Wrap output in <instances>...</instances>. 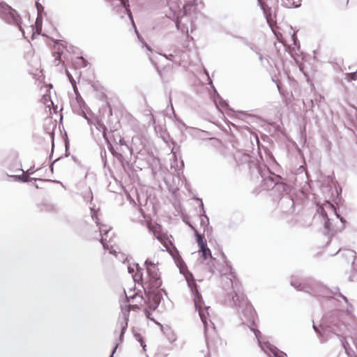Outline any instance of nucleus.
I'll return each instance as SVG.
<instances>
[{
    "instance_id": "obj_1",
    "label": "nucleus",
    "mask_w": 357,
    "mask_h": 357,
    "mask_svg": "<svg viewBox=\"0 0 357 357\" xmlns=\"http://www.w3.org/2000/svg\"><path fill=\"white\" fill-rule=\"evenodd\" d=\"M145 266L146 274L144 275L141 269H137L134 275V280L141 283L145 291H148L144 311L146 317L150 319L151 312L154 311L160 302V297L154 292V290L160 287L162 280L156 264L147 259L145 261Z\"/></svg>"
},
{
    "instance_id": "obj_2",
    "label": "nucleus",
    "mask_w": 357,
    "mask_h": 357,
    "mask_svg": "<svg viewBox=\"0 0 357 357\" xmlns=\"http://www.w3.org/2000/svg\"><path fill=\"white\" fill-rule=\"evenodd\" d=\"M189 286L194 294V304L196 310L198 311L200 319L203 323L205 332L206 341L208 344L213 343L214 337L217 336V333L213 323L211 320L209 307L206 306L202 296L198 291L197 287L194 282L189 283Z\"/></svg>"
},
{
    "instance_id": "obj_3",
    "label": "nucleus",
    "mask_w": 357,
    "mask_h": 357,
    "mask_svg": "<svg viewBox=\"0 0 357 357\" xmlns=\"http://www.w3.org/2000/svg\"><path fill=\"white\" fill-rule=\"evenodd\" d=\"M98 229L101 236L100 241L104 249L108 250L110 254H115L116 243L114 231L106 225H100Z\"/></svg>"
},
{
    "instance_id": "obj_4",
    "label": "nucleus",
    "mask_w": 357,
    "mask_h": 357,
    "mask_svg": "<svg viewBox=\"0 0 357 357\" xmlns=\"http://www.w3.org/2000/svg\"><path fill=\"white\" fill-rule=\"evenodd\" d=\"M149 228L154 234V236L164 245L167 251L169 253H172L175 250V247L172 242V236L167 235L164 233L158 225H150Z\"/></svg>"
},
{
    "instance_id": "obj_5",
    "label": "nucleus",
    "mask_w": 357,
    "mask_h": 357,
    "mask_svg": "<svg viewBox=\"0 0 357 357\" xmlns=\"http://www.w3.org/2000/svg\"><path fill=\"white\" fill-rule=\"evenodd\" d=\"M231 282L232 292L229 293L234 304L236 306H243L247 303V298L242 291L241 283L237 279Z\"/></svg>"
},
{
    "instance_id": "obj_6",
    "label": "nucleus",
    "mask_w": 357,
    "mask_h": 357,
    "mask_svg": "<svg viewBox=\"0 0 357 357\" xmlns=\"http://www.w3.org/2000/svg\"><path fill=\"white\" fill-rule=\"evenodd\" d=\"M1 17L8 23L17 26L22 31L21 26V18L17 12L11 7L8 6L3 7Z\"/></svg>"
},
{
    "instance_id": "obj_7",
    "label": "nucleus",
    "mask_w": 357,
    "mask_h": 357,
    "mask_svg": "<svg viewBox=\"0 0 357 357\" xmlns=\"http://www.w3.org/2000/svg\"><path fill=\"white\" fill-rule=\"evenodd\" d=\"M126 299L128 302H130L131 303L128 305V311L130 310H139L142 308V301H143V297L142 296L139 295L137 293H134L133 294H128L125 292Z\"/></svg>"
},
{
    "instance_id": "obj_8",
    "label": "nucleus",
    "mask_w": 357,
    "mask_h": 357,
    "mask_svg": "<svg viewBox=\"0 0 357 357\" xmlns=\"http://www.w3.org/2000/svg\"><path fill=\"white\" fill-rule=\"evenodd\" d=\"M197 242L200 248V252L202 253V257L204 259L208 257H211V250L207 248L206 242L200 234H197Z\"/></svg>"
},
{
    "instance_id": "obj_9",
    "label": "nucleus",
    "mask_w": 357,
    "mask_h": 357,
    "mask_svg": "<svg viewBox=\"0 0 357 357\" xmlns=\"http://www.w3.org/2000/svg\"><path fill=\"white\" fill-rule=\"evenodd\" d=\"M301 0H282V5L287 8L298 7Z\"/></svg>"
},
{
    "instance_id": "obj_10",
    "label": "nucleus",
    "mask_w": 357,
    "mask_h": 357,
    "mask_svg": "<svg viewBox=\"0 0 357 357\" xmlns=\"http://www.w3.org/2000/svg\"><path fill=\"white\" fill-rule=\"evenodd\" d=\"M40 102L45 105L46 108L49 109V112L51 113V107L53 105V102L51 100L50 96L49 94L43 96Z\"/></svg>"
},
{
    "instance_id": "obj_11",
    "label": "nucleus",
    "mask_w": 357,
    "mask_h": 357,
    "mask_svg": "<svg viewBox=\"0 0 357 357\" xmlns=\"http://www.w3.org/2000/svg\"><path fill=\"white\" fill-rule=\"evenodd\" d=\"M271 354L274 357H287L286 354L282 351H279L277 348H271L270 349Z\"/></svg>"
},
{
    "instance_id": "obj_12",
    "label": "nucleus",
    "mask_w": 357,
    "mask_h": 357,
    "mask_svg": "<svg viewBox=\"0 0 357 357\" xmlns=\"http://www.w3.org/2000/svg\"><path fill=\"white\" fill-rule=\"evenodd\" d=\"M346 79L348 81L357 80V72L346 74Z\"/></svg>"
},
{
    "instance_id": "obj_13",
    "label": "nucleus",
    "mask_w": 357,
    "mask_h": 357,
    "mask_svg": "<svg viewBox=\"0 0 357 357\" xmlns=\"http://www.w3.org/2000/svg\"><path fill=\"white\" fill-rule=\"evenodd\" d=\"M77 60H78V63L82 66V67H86L87 66V62L82 57V56H80V57H78L77 58Z\"/></svg>"
},
{
    "instance_id": "obj_14",
    "label": "nucleus",
    "mask_w": 357,
    "mask_h": 357,
    "mask_svg": "<svg viewBox=\"0 0 357 357\" xmlns=\"http://www.w3.org/2000/svg\"><path fill=\"white\" fill-rule=\"evenodd\" d=\"M258 1H259V3H260V5H261V6L262 9L264 10V11L265 14L266 15L267 20H268V17H268V10H267V9H266V5H264V3H262V2H261V0H258Z\"/></svg>"
},
{
    "instance_id": "obj_15",
    "label": "nucleus",
    "mask_w": 357,
    "mask_h": 357,
    "mask_svg": "<svg viewBox=\"0 0 357 357\" xmlns=\"http://www.w3.org/2000/svg\"><path fill=\"white\" fill-rule=\"evenodd\" d=\"M113 132H107L106 131L103 132V137L105 139V140L109 143V139L111 138V134Z\"/></svg>"
},
{
    "instance_id": "obj_16",
    "label": "nucleus",
    "mask_w": 357,
    "mask_h": 357,
    "mask_svg": "<svg viewBox=\"0 0 357 357\" xmlns=\"http://www.w3.org/2000/svg\"><path fill=\"white\" fill-rule=\"evenodd\" d=\"M54 56H55V60L60 61V59H61V54H60L59 52L55 53Z\"/></svg>"
},
{
    "instance_id": "obj_17",
    "label": "nucleus",
    "mask_w": 357,
    "mask_h": 357,
    "mask_svg": "<svg viewBox=\"0 0 357 357\" xmlns=\"http://www.w3.org/2000/svg\"><path fill=\"white\" fill-rule=\"evenodd\" d=\"M174 56L172 54H169L168 56H166V58L169 60H172Z\"/></svg>"
},
{
    "instance_id": "obj_18",
    "label": "nucleus",
    "mask_w": 357,
    "mask_h": 357,
    "mask_svg": "<svg viewBox=\"0 0 357 357\" xmlns=\"http://www.w3.org/2000/svg\"><path fill=\"white\" fill-rule=\"evenodd\" d=\"M126 326H127V324H126ZM126 326H122L121 335H123V334L124 331H125V329H126Z\"/></svg>"
},
{
    "instance_id": "obj_19",
    "label": "nucleus",
    "mask_w": 357,
    "mask_h": 357,
    "mask_svg": "<svg viewBox=\"0 0 357 357\" xmlns=\"http://www.w3.org/2000/svg\"><path fill=\"white\" fill-rule=\"evenodd\" d=\"M344 6H347L349 3V0H344Z\"/></svg>"
},
{
    "instance_id": "obj_20",
    "label": "nucleus",
    "mask_w": 357,
    "mask_h": 357,
    "mask_svg": "<svg viewBox=\"0 0 357 357\" xmlns=\"http://www.w3.org/2000/svg\"><path fill=\"white\" fill-rule=\"evenodd\" d=\"M326 206H328V207H330V208H333V206L332 204H331L330 203H328V204H326Z\"/></svg>"
},
{
    "instance_id": "obj_21",
    "label": "nucleus",
    "mask_w": 357,
    "mask_h": 357,
    "mask_svg": "<svg viewBox=\"0 0 357 357\" xmlns=\"http://www.w3.org/2000/svg\"><path fill=\"white\" fill-rule=\"evenodd\" d=\"M116 349V347L114 348V349L113 350L112 354V355L110 356V357H113V354H114V353L115 352Z\"/></svg>"
},
{
    "instance_id": "obj_22",
    "label": "nucleus",
    "mask_w": 357,
    "mask_h": 357,
    "mask_svg": "<svg viewBox=\"0 0 357 357\" xmlns=\"http://www.w3.org/2000/svg\"><path fill=\"white\" fill-rule=\"evenodd\" d=\"M321 213L323 215L326 216V213H325V211L324 210H322Z\"/></svg>"
},
{
    "instance_id": "obj_23",
    "label": "nucleus",
    "mask_w": 357,
    "mask_h": 357,
    "mask_svg": "<svg viewBox=\"0 0 357 357\" xmlns=\"http://www.w3.org/2000/svg\"><path fill=\"white\" fill-rule=\"evenodd\" d=\"M36 6L38 7V9L39 10V4H38V3H36Z\"/></svg>"
},
{
    "instance_id": "obj_24",
    "label": "nucleus",
    "mask_w": 357,
    "mask_h": 357,
    "mask_svg": "<svg viewBox=\"0 0 357 357\" xmlns=\"http://www.w3.org/2000/svg\"><path fill=\"white\" fill-rule=\"evenodd\" d=\"M258 333H260L259 331H257V333H255V335H256L257 337V334Z\"/></svg>"
},
{
    "instance_id": "obj_25",
    "label": "nucleus",
    "mask_w": 357,
    "mask_h": 357,
    "mask_svg": "<svg viewBox=\"0 0 357 357\" xmlns=\"http://www.w3.org/2000/svg\"><path fill=\"white\" fill-rule=\"evenodd\" d=\"M278 88L279 91H280V87L279 85H278Z\"/></svg>"
},
{
    "instance_id": "obj_26",
    "label": "nucleus",
    "mask_w": 357,
    "mask_h": 357,
    "mask_svg": "<svg viewBox=\"0 0 357 357\" xmlns=\"http://www.w3.org/2000/svg\"><path fill=\"white\" fill-rule=\"evenodd\" d=\"M195 232H196V235H197V234H199L197 232V230H195Z\"/></svg>"
}]
</instances>
